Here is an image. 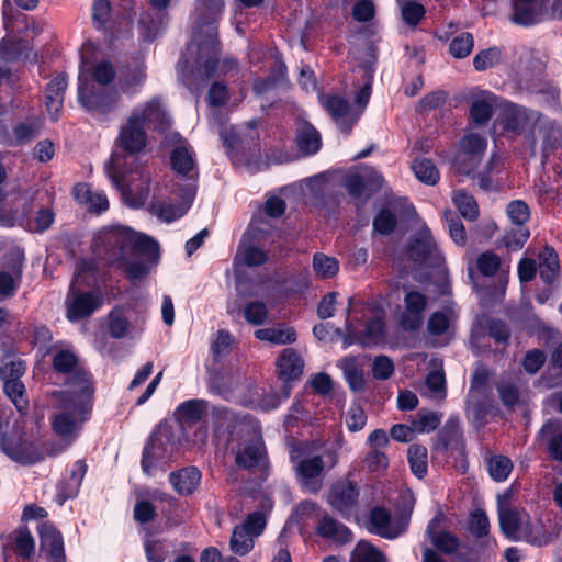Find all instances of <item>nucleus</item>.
I'll use <instances>...</instances> for the list:
<instances>
[{"label":"nucleus","mask_w":562,"mask_h":562,"mask_svg":"<svg viewBox=\"0 0 562 562\" xmlns=\"http://www.w3.org/2000/svg\"><path fill=\"white\" fill-rule=\"evenodd\" d=\"M487 139L477 133L465 134L459 143V151L454 158L458 172L470 176L479 166L486 151Z\"/></svg>","instance_id":"9b49d317"},{"label":"nucleus","mask_w":562,"mask_h":562,"mask_svg":"<svg viewBox=\"0 0 562 562\" xmlns=\"http://www.w3.org/2000/svg\"><path fill=\"white\" fill-rule=\"evenodd\" d=\"M369 529L386 539H395L403 532V528L391 522L390 513L382 507H374L369 516Z\"/></svg>","instance_id":"b1692460"},{"label":"nucleus","mask_w":562,"mask_h":562,"mask_svg":"<svg viewBox=\"0 0 562 562\" xmlns=\"http://www.w3.org/2000/svg\"><path fill=\"white\" fill-rule=\"evenodd\" d=\"M171 124L160 100L154 98L133 109L120 127L116 144L127 154L142 151L147 144V128L165 132Z\"/></svg>","instance_id":"20e7f679"},{"label":"nucleus","mask_w":562,"mask_h":562,"mask_svg":"<svg viewBox=\"0 0 562 562\" xmlns=\"http://www.w3.org/2000/svg\"><path fill=\"white\" fill-rule=\"evenodd\" d=\"M316 531L319 537L339 544L348 543L352 539V532L350 529L339 520L328 515H325L319 519Z\"/></svg>","instance_id":"a878e982"},{"label":"nucleus","mask_w":562,"mask_h":562,"mask_svg":"<svg viewBox=\"0 0 562 562\" xmlns=\"http://www.w3.org/2000/svg\"><path fill=\"white\" fill-rule=\"evenodd\" d=\"M102 302L100 295L76 291V285L71 284L66 299L67 318L70 322H77L88 317L102 305Z\"/></svg>","instance_id":"dca6fc26"},{"label":"nucleus","mask_w":562,"mask_h":562,"mask_svg":"<svg viewBox=\"0 0 562 562\" xmlns=\"http://www.w3.org/2000/svg\"><path fill=\"white\" fill-rule=\"evenodd\" d=\"M223 9V0H198L195 5V26L188 49L198 55L196 70L203 81L213 77L218 66L217 21Z\"/></svg>","instance_id":"f257e3e1"},{"label":"nucleus","mask_w":562,"mask_h":562,"mask_svg":"<svg viewBox=\"0 0 562 562\" xmlns=\"http://www.w3.org/2000/svg\"><path fill=\"white\" fill-rule=\"evenodd\" d=\"M501 60V50L496 47H491L484 50H481L473 58V66L475 70L483 71L486 70L494 65H496Z\"/></svg>","instance_id":"e2e57ef3"},{"label":"nucleus","mask_w":562,"mask_h":562,"mask_svg":"<svg viewBox=\"0 0 562 562\" xmlns=\"http://www.w3.org/2000/svg\"><path fill=\"white\" fill-rule=\"evenodd\" d=\"M542 115L524 106L507 105L502 113V125L505 132L531 138Z\"/></svg>","instance_id":"f8f14e48"},{"label":"nucleus","mask_w":562,"mask_h":562,"mask_svg":"<svg viewBox=\"0 0 562 562\" xmlns=\"http://www.w3.org/2000/svg\"><path fill=\"white\" fill-rule=\"evenodd\" d=\"M170 0H150V7L155 12L147 11L140 15L139 27L146 41H154L160 35L169 22L168 8Z\"/></svg>","instance_id":"6ab92c4d"},{"label":"nucleus","mask_w":562,"mask_h":562,"mask_svg":"<svg viewBox=\"0 0 562 562\" xmlns=\"http://www.w3.org/2000/svg\"><path fill=\"white\" fill-rule=\"evenodd\" d=\"M319 101L342 133L348 134L361 115V111L338 94H322Z\"/></svg>","instance_id":"2eb2a0df"},{"label":"nucleus","mask_w":562,"mask_h":562,"mask_svg":"<svg viewBox=\"0 0 562 562\" xmlns=\"http://www.w3.org/2000/svg\"><path fill=\"white\" fill-rule=\"evenodd\" d=\"M237 467L254 469L260 467L265 461V447L260 437L247 432L243 441L233 450Z\"/></svg>","instance_id":"f3484780"},{"label":"nucleus","mask_w":562,"mask_h":562,"mask_svg":"<svg viewBox=\"0 0 562 562\" xmlns=\"http://www.w3.org/2000/svg\"><path fill=\"white\" fill-rule=\"evenodd\" d=\"M538 270L546 283H552L559 271L558 255L551 247H546L538 256Z\"/></svg>","instance_id":"37998d69"},{"label":"nucleus","mask_w":562,"mask_h":562,"mask_svg":"<svg viewBox=\"0 0 562 562\" xmlns=\"http://www.w3.org/2000/svg\"><path fill=\"white\" fill-rule=\"evenodd\" d=\"M407 459L412 472L419 479L427 473V449L419 445H413L408 448Z\"/></svg>","instance_id":"864d4df0"},{"label":"nucleus","mask_w":562,"mask_h":562,"mask_svg":"<svg viewBox=\"0 0 562 562\" xmlns=\"http://www.w3.org/2000/svg\"><path fill=\"white\" fill-rule=\"evenodd\" d=\"M78 102L92 116L106 120L119 108L120 93L114 89H94L79 75Z\"/></svg>","instance_id":"6e6552de"},{"label":"nucleus","mask_w":562,"mask_h":562,"mask_svg":"<svg viewBox=\"0 0 562 562\" xmlns=\"http://www.w3.org/2000/svg\"><path fill=\"white\" fill-rule=\"evenodd\" d=\"M10 459L22 463V464H33L41 460H43L44 454L41 450H38L35 446L27 442H21L18 445H13L8 441L1 449Z\"/></svg>","instance_id":"7c9ffc66"},{"label":"nucleus","mask_w":562,"mask_h":562,"mask_svg":"<svg viewBox=\"0 0 562 562\" xmlns=\"http://www.w3.org/2000/svg\"><path fill=\"white\" fill-rule=\"evenodd\" d=\"M420 394L422 396L436 402L445 400L447 390L445 372L442 369L436 368L428 372L425 378V383L420 389Z\"/></svg>","instance_id":"72a5a7b5"},{"label":"nucleus","mask_w":562,"mask_h":562,"mask_svg":"<svg viewBox=\"0 0 562 562\" xmlns=\"http://www.w3.org/2000/svg\"><path fill=\"white\" fill-rule=\"evenodd\" d=\"M396 223V216L390 210H382L375 216L373 227L380 234L390 235L394 231Z\"/></svg>","instance_id":"774afa93"},{"label":"nucleus","mask_w":562,"mask_h":562,"mask_svg":"<svg viewBox=\"0 0 562 562\" xmlns=\"http://www.w3.org/2000/svg\"><path fill=\"white\" fill-rule=\"evenodd\" d=\"M503 171V165L498 154L493 153L486 166L477 173L471 176L477 180L479 187L484 191L496 190L499 186V175Z\"/></svg>","instance_id":"cd10ccee"},{"label":"nucleus","mask_w":562,"mask_h":562,"mask_svg":"<svg viewBox=\"0 0 562 562\" xmlns=\"http://www.w3.org/2000/svg\"><path fill=\"white\" fill-rule=\"evenodd\" d=\"M441 422V416L435 412L422 411L413 419V425L417 434L434 431Z\"/></svg>","instance_id":"4d7b16f0"},{"label":"nucleus","mask_w":562,"mask_h":562,"mask_svg":"<svg viewBox=\"0 0 562 562\" xmlns=\"http://www.w3.org/2000/svg\"><path fill=\"white\" fill-rule=\"evenodd\" d=\"M53 364L58 372L69 374L67 379V390L80 392V387L78 385H71L72 379L79 373H86L91 380V376L88 372L77 367V357L68 350L58 351L54 356Z\"/></svg>","instance_id":"2f4dec72"},{"label":"nucleus","mask_w":562,"mask_h":562,"mask_svg":"<svg viewBox=\"0 0 562 562\" xmlns=\"http://www.w3.org/2000/svg\"><path fill=\"white\" fill-rule=\"evenodd\" d=\"M513 22L520 25H531L536 22V0H514Z\"/></svg>","instance_id":"3c124183"},{"label":"nucleus","mask_w":562,"mask_h":562,"mask_svg":"<svg viewBox=\"0 0 562 562\" xmlns=\"http://www.w3.org/2000/svg\"><path fill=\"white\" fill-rule=\"evenodd\" d=\"M384 330L385 313L381 308H375L372 317H370L366 324L364 331L359 338V342L364 347L375 345L384 337Z\"/></svg>","instance_id":"c9c22d12"},{"label":"nucleus","mask_w":562,"mask_h":562,"mask_svg":"<svg viewBox=\"0 0 562 562\" xmlns=\"http://www.w3.org/2000/svg\"><path fill=\"white\" fill-rule=\"evenodd\" d=\"M179 438L169 425H160L150 436L144 448L142 458L143 472L151 476L159 467H162L178 449Z\"/></svg>","instance_id":"423d86ee"},{"label":"nucleus","mask_w":562,"mask_h":562,"mask_svg":"<svg viewBox=\"0 0 562 562\" xmlns=\"http://www.w3.org/2000/svg\"><path fill=\"white\" fill-rule=\"evenodd\" d=\"M71 385H78L80 392L65 390L59 393L58 413L53 420L54 431L69 442L74 441L88 419L93 396L92 382L86 373L77 374Z\"/></svg>","instance_id":"7ed1b4c3"},{"label":"nucleus","mask_w":562,"mask_h":562,"mask_svg":"<svg viewBox=\"0 0 562 562\" xmlns=\"http://www.w3.org/2000/svg\"><path fill=\"white\" fill-rule=\"evenodd\" d=\"M496 387L499 398L505 406L513 407L519 402L520 392L515 383L502 380Z\"/></svg>","instance_id":"0e129e2a"},{"label":"nucleus","mask_w":562,"mask_h":562,"mask_svg":"<svg viewBox=\"0 0 562 562\" xmlns=\"http://www.w3.org/2000/svg\"><path fill=\"white\" fill-rule=\"evenodd\" d=\"M254 537L247 530L236 527L231 537V549L234 553L245 555L254 547Z\"/></svg>","instance_id":"13d9d810"},{"label":"nucleus","mask_w":562,"mask_h":562,"mask_svg":"<svg viewBox=\"0 0 562 562\" xmlns=\"http://www.w3.org/2000/svg\"><path fill=\"white\" fill-rule=\"evenodd\" d=\"M206 407L207 403L203 400H189L177 407L175 415L182 427H186L200 422Z\"/></svg>","instance_id":"f704fd0d"},{"label":"nucleus","mask_w":562,"mask_h":562,"mask_svg":"<svg viewBox=\"0 0 562 562\" xmlns=\"http://www.w3.org/2000/svg\"><path fill=\"white\" fill-rule=\"evenodd\" d=\"M513 463L510 459L504 456H495L491 458L488 463V472L493 480L497 482L505 481L512 472Z\"/></svg>","instance_id":"bf43d9fd"},{"label":"nucleus","mask_w":562,"mask_h":562,"mask_svg":"<svg viewBox=\"0 0 562 562\" xmlns=\"http://www.w3.org/2000/svg\"><path fill=\"white\" fill-rule=\"evenodd\" d=\"M116 169H117V159L114 156H112L110 159V162L106 164V166H105V171H106L109 178L112 180L113 184L116 188L122 190L123 198L130 206L139 207L140 205L144 204V202L148 195V186L145 189H143L137 194L136 198L130 199V193L133 191V189L124 188V180L122 178H120Z\"/></svg>","instance_id":"e433bc0d"},{"label":"nucleus","mask_w":562,"mask_h":562,"mask_svg":"<svg viewBox=\"0 0 562 562\" xmlns=\"http://www.w3.org/2000/svg\"><path fill=\"white\" fill-rule=\"evenodd\" d=\"M303 368L304 361L293 348L284 349L277 361L278 374L288 384L302 374Z\"/></svg>","instance_id":"393cba45"},{"label":"nucleus","mask_w":562,"mask_h":562,"mask_svg":"<svg viewBox=\"0 0 562 562\" xmlns=\"http://www.w3.org/2000/svg\"><path fill=\"white\" fill-rule=\"evenodd\" d=\"M313 269L322 279H330L339 271V262L336 258L324 254H315L313 257Z\"/></svg>","instance_id":"603ef678"},{"label":"nucleus","mask_w":562,"mask_h":562,"mask_svg":"<svg viewBox=\"0 0 562 562\" xmlns=\"http://www.w3.org/2000/svg\"><path fill=\"white\" fill-rule=\"evenodd\" d=\"M166 143L173 147L170 155L172 169L179 176L188 177L190 181L188 184H193L196 188L198 171L194 151L188 140L181 137L179 133L170 132L166 135Z\"/></svg>","instance_id":"9d476101"},{"label":"nucleus","mask_w":562,"mask_h":562,"mask_svg":"<svg viewBox=\"0 0 562 562\" xmlns=\"http://www.w3.org/2000/svg\"><path fill=\"white\" fill-rule=\"evenodd\" d=\"M42 124L38 120L32 119L20 122L13 126L14 147L22 146L35 139L41 132Z\"/></svg>","instance_id":"49530a36"},{"label":"nucleus","mask_w":562,"mask_h":562,"mask_svg":"<svg viewBox=\"0 0 562 562\" xmlns=\"http://www.w3.org/2000/svg\"><path fill=\"white\" fill-rule=\"evenodd\" d=\"M296 144L303 154H315L321 147V135L313 125L302 121L296 130Z\"/></svg>","instance_id":"4c0bfd02"},{"label":"nucleus","mask_w":562,"mask_h":562,"mask_svg":"<svg viewBox=\"0 0 562 562\" xmlns=\"http://www.w3.org/2000/svg\"><path fill=\"white\" fill-rule=\"evenodd\" d=\"M538 437L547 446L550 457L560 463L554 470L562 475V420H548L539 430Z\"/></svg>","instance_id":"412c9836"},{"label":"nucleus","mask_w":562,"mask_h":562,"mask_svg":"<svg viewBox=\"0 0 562 562\" xmlns=\"http://www.w3.org/2000/svg\"><path fill=\"white\" fill-rule=\"evenodd\" d=\"M290 459L300 487L306 493H318L323 486L326 467L323 457L294 449Z\"/></svg>","instance_id":"0eeeda50"},{"label":"nucleus","mask_w":562,"mask_h":562,"mask_svg":"<svg viewBox=\"0 0 562 562\" xmlns=\"http://www.w3.org/2000/svg\"><path fill=\"white\" fill-rule=\"evenodd\" d=\"M201 481V472L194 468H184L177 472H171L169 482L177 493L180 495H190L199 486Z\"/></svg>","instance_id":"c85d7f7f"},{"label":"nucleus","mask_w":562,"mask_h":562,"mask_svg":"<svg viewBox=\"0 0 562 562\" xmlns=\"http://www.w3.org/2000/svg\"><path fill=\"white\" fill-rule=\"evenodd\" d=\"M453 311H438L431 314L428 319L427 328L432 336H441L450 329L456 322Z\"/></svg>","instance_id":"8fccbe9b"},{"label":"nucleus","mask_w":562,"mask_h":562,"mask_svg":"<svg viewBox=\"0 0 562 562\" xmlns=\"http://www.w3.org/2000/svg\"><path fill=\"white\" fill-rule=\"evenodd\" d=\"M285 65L280 60H276L273 67L271 68V72L267 79L255 80L254 91L256 92V94L260 95L278 86H281L285 79Z\"/></svg>","instance_id":"de8ad7c7"},{"label":"nucleus","mask_w":562,"mask_h":562,"mask_svg":"<svg viewBox=\"0 0 562 562\" xmlns=\"http://www.w3.org/2000/svg\"><path fill=\"white\" fill-rule=\"evenodd\" d=\"M473 45L474 40L472 34L462 33L451 41L449 45V52L456 58H464L471 54Z\"/></svg>","instance_id":"052dcab7"},{"label":"nucleus","mask_w":562,"mask_h":562,"mask_svg":"<svg viewBox=\"0 0 562 562\" xmlns=\"http://www.w3.org/2000/svg\"><path fill=\"white\" fill-rule=\"evenodd\" d=\"M75 199L82 204H89L94 212H103L109 209V201L102 191H92L89 184L78 183L72 190Z\"/></svg>","instance_id":"473e14b6"},{"label":"nucleus","mask_w":562,"mask_h":562,"mask_svg":"<svg viewBox=\"0 0 562 562\" xmlns=\"http://www.w3.org/2000/svg\"><path fill=\"white\" fill-rule=\"evenodd\" d=\"M350 562H384V557L371 543L361 540L353 549Z\"/></svg>","instance_id":"6e6d98bb"},{"label":"nucleus","mask_w":562,"mask_h":562,"mask_svg":"<svg viewBox=\"0 0 562 562\" xmlns=\"http://www.w3.org/2000/svg\"><path fill=\"white\" fill-rule=\"evenodd\" d=\"M358 496L356 484L341 480L331 485L327 494V502L342 517H350L357 507Z\"/></svg>","instance_id":"a211bd4d"},{"label":"nucleus","mask_w":562,"mask_h":562,"mask_svg":"<svg viewBox=\"0 0 562 562\" xmlns=\"http://www.w3.org/2000/svg\"><path fill=\"white\" fill-rule=\"evenodd\" d=\"M195 196V187L187 184L181 193V202L179 205H173L169 202H154L150 205V211L159 220L170 223L182 217L191 206Z\"/></svg>","instance_id":"aec40b11"},{"label":"nucleus","mask_w":562,"mask_h":562,"mask_svg":"<svg viewBox=\"0 0 562 562\" xmlns=\"http://www.w3.org/2000/svg\"><path fill=\"white\" fill-rule=\"evenodd\" d=\"M453 202L464 218L474 221L479 216L477 203L464 190L454 191Z\"/></svg>","instance_id":"5fc2aeb1"},{"label":"nucleus","mask_w":562,"mask_h":562,"mask_svg":"<svg viewBox=\"0 0 562 562\" xmlns=\"http://www.w3.org/2000/svg\"><path fill=\"white\" fill-rule=\"evenodd\" d=\"M213 417L215 420L214 440L216 445H224L226 448V440L222 438L227 430L232 434V428H235L237 423V416L231 409L226 407H214Z\"/></svg>","instance_id":"a19ab883"},{"label":"nucleus","mask_w":562,"mask_h":562,"mask_svg":"<svg viewBox=\"0 0 562 562\" xmlns=\"http://www.w3.org/2000/svg\"><path fill=\"white\" fill-rule=\"evenodd\" d=\"M27 42L13 37H3L0 41V60L13 61L20 58H29Z\"/></svg>","instance_id":"c03bdc74"},{"label":"nucleus","mask_w":562,"mask_h":562,"mask_svg":"<svg viewBox=\"0 0 562 562\" xmlns=\"http://www.w3.org/2000/svg\"><path fill=\"white\" fill-rule=\"evenodd\" d=\"M476 267L483 276L491 277L498 271L501 267V259L494 252L486 251L477 257Z\"/></svg>","instance_id":"69168bd1"},{"label":"nucleus","mask_w":562,"mask_h":562,"mask_svg":"<svg viewBox=\"0 0 562 562\" xmlns=\"http://www.w3.org/2000/svg\"><path fill=\"white\" fill-rule=\"evenodd\" d=\"M159 256L151 261V259L142 254L127 255L122 261L115 262L113 266L122 269L131 280H140L145 278L153 266L158 262Z\"/></svg>","instance_id":"bb28decb"},{"label":"nucleus","mask_w":562,"mask_h":562,"mask_svg":"<svg viewBox=\"0 0 562 562\" xmlns=\"http://www.w3.org/2000/svg\"><path fill=\"white\" fill-rule=\"evenodd\" d=\"M255 337L273 345H286L296 340L294 328L285 325H278L269 328H260L255 331Z\"/></svg>","instance_id":"ea45409f"},{"label":"nucleus","mask_w":562,"mask_h":562,"mask_svg":"<svg viewBox=\"0 0 562 562\" xmlns=\"http://www.w3.org/2000/svg\"><path fill=\"white\" fill-rule=\"evenodd\" d=\"M339 368L342 370L344 376L353 392L364 389L363 362L360 357H345L339 361Z\"/></svg>","instance_id":"c756f323"},{"label":"nucleus","mask_w":562,"mask_h":562,"mask_svg":"<svg viewBox=\"0 0 562 562\" xmlns=\"http://www.w3.org/2000/svg\"><path fill=\"white\" fill-rule=\"evenodd\" d=\"M41 549L50 562H65L64 541L60 532L50 524L38 525Z\"/></svg>","instance_id":"4be33fe9"},{"label":"nucleus","mask_w":562,"mask_h":562,"mask_svg":"<svg viewBox=\"0 0 562 562\" xmlns=\"http://www.w3.org/2000/svg\"><path fill=\"white\" fill-rule=\"evenodd\" d=\"M494 102L495 97L491 92H483L473 98L470 108L472 121L476 124H484L488 122L493 115Z\"/></svg>","instance_id":"79ce46f5"},{"label":"nucleus","mask_w":562,"mask_h":562,"mask_svg":"<svg viewBox=\"0 0 562 562\" xmlns=\"http://www.w3.org/2000/svg\"><path fill=\"white\" fill-rule=\"evenodd\" d=\"M68 86L67 76L60 74L56 76L45 89V105L52 120L59 117L64 104L65 91Z\"/></svg>","instance_id":"5701e85b"},{"label":"nucleus","mask_w":562,"mask_h":562,"mask_svg":"<svg viewBox=\"0 0 562 562\" xmlns=\"http://www.w3.org/2000/svg\"><path fill=\"white\" fill-rule=\"evenodd\" d=\"M367 424V414L359 404H352L346 413L347 428L355 432L363 429Z\"/></svg>","instance_id":"338daca9"},{"label":"nucleus","mask_w":562,"mask_h":562,"mask_svg":"<svg viewBox=\"0 0 562 562\" xmlns=\"http://www.w3.org/2000/svg\"><path fill=\"white\" fill-rule=\"evenodd\" d=\"M408 257L413 261L427 267H439L443 262V257L427 226H422L412 237L408 246Z\"/></svg>","instance_id":"4468645a"},{"label":"nucleus","mask_w":562,"mask_h":562,"mask_svg":"<svg viewBox=\"0 0 562 562\" xmlns=\"http://www.w3.org/2000/svg\"><path fill=\"white\" fill-rule=\"evenodd\" d=\"M92 249L97 258L112 266L127 255H146L151 261L158 257V243L155 239L122 225L100 229L94 235Z\"/></svg>","instance_id":"f03ea898"},{"label":"nucleus","mask_w":562,"mask_h":562,"mask_svg":"<svg viewBox=\"0 0 562 562\" xmlns=\"http://www.w3.org/2000/svg\"><path fill=\"white\" fill-rule=\"evenodd\" d=\"M498 519L502 532L510 540L526 541L539 547L552 540V535L541 520H532L525 509L499 504Z\"/></svg>","instance_id":"39448f33"},{"label":"nucleus","mask_w":562,"mask_h":562,"mask_svg":"<svg viewBox=\"0 0 562 562\" xmlns=\"http://www.w3.org/2000/svg\"><path fill=\"white\" fill-rule=\"evenodd\" d=\"M403 308L398 314V324L404 331H416L424 324V313L428 299L425 293L404 286Z\"/></svg>","instance_id":"ddd939ff"},{"label":"nucleus","mask_w":562,"mask_h":562,"mask_svg":"<svg viewBox=\"0 0 562 562\" xmlns=\"http://www.w3.org/2000/svg\"><path fill=\"white\" fill-rule=\"evenodd\" d=\"M441 524L440 515H436L427 527V535L430 537L431 543L440 551L451 553L458 548V539L449 532H437L436 529Z\"/></svg>","instance_id":"58836bf2"},{"label":"nucleus","mask_w":562,"mask_h":562,"mask_svg":"<svg viewBox=\"0 0 562 562\" xmlns=\"http://www.w3.org/2000/svg\"><path fill=\"white\" fill-rule=\"evenodd\" d=\"M25 370V362L19 358L7 356L0 362V379L4 393L19 412H24L29 406L25 386L21 381Z\"/></svg>","instance_id":"1a4fd4ad"},{"label":"nucleus","mask_w":562,"mask_h":562,"mask_svg":"<svg viewBox=\"0 0 562 562\" xmlns=\"http://www.w3.org/2000/svg\"><path fill=\"white\" fill-rule=\"evenodd\" d=\"M506 213L513 224L521 226L530 217V210L526 202L515 200L507 204Z\"/></svg>","instance_id":"680f3d73"},{"label":"nucleus","mask_w":562,"mask_h":562,"mask_svg":"<svg viewBox=\"0 0 562 562\" xmlns=\"http://www.w3.org/2000/svg\"><path fill=\"white\" fill-rule=\"evenodd\" d=\"M291 386L288 383H284L282 386V396H279L274 392L259 394L257 393V397L245 400V405H251L259 407L263 411H271L277 408L281 402L290 396Z\"/></svg>","instance_id":"a18cd8bd"},{"label":"nucleus","mask_w":562,"mask_h":562,"mask_svg":"<svg viewBox=\"0 0 562 562\" xmlns=\"http://www.w3.org/2000/svg\"><path fill=\"white\" fill-rule=\"evenodd\" d=\"M415 177L423 183L434 186L438 182L440 175L435 164L427 158H417L412 164Z\"/></svg>","instance_id":"09e8293b"}]
</instances>
